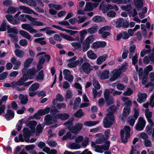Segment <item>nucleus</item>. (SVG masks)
I'll list each match as a JSON object with an SVG mask.
<instances>
[{"label":"nucleus","instance_id":"obj_37","mask_svg":"<svg viewBox=\"0 0 154 154\" xmlns=\"http://www.w3.org/2000/svg\"><path fill=\"white\" fill-rule=\"evenodd\" d=\"M131 112V108L124 107L122 113V116L124 117H127L130 114Z\"/></svg>","mask_w":154,"mask_h":154},{"label":"nucleus","instance_id":"obj_60","mask_svg":"<svg viewBox=\"0 0 154 154\" xmlns=\"http://www.w3.org/2000/svg\"><path fill=\"white\" fill-rule=\"evenodd\" d=\"M132 57V63L133 65H135L136 64L138 61V57L137 54H135V56Z\"/></svg>","mask_w":154,"mask_h":154},{"label":"nucleus","instance_id":"obj_43","mask_svg":"<svg viewBox=\"0 0 154 154\" xmlns=\"http://www.w3.org/2000/svg\"><path fill=\"white\" fill-rule=\"evenodd\" d=\"M35 147V146L34 144H30L26 145L25 146V149L28 151L30 152L34 150L33 149Z\"/></svg>","mask_w":154,"mask_h":154},{"label":"nucleus","instance_id":"obj_64","mask_svg":"<svg viewBox=\"0 0 154 154\" xmlns=\"http://www.w3.org/2000/svg\"><path fill=\"white\" fill-rule=\"evenodd\" d=\"M20 45L23 46H26L28 44V42L25 39H21L19 41Z\"/></svg>","mask_w":154,"mask_h":154},{"label":"nucleus","instance_id":"obj_45","mask_svg":"<svg viewBox=\"0 0 154 154\" xmlns=\"http://www.w3.org/2000/svg\"><path fill=\"white\" fill-rule=\"evenodd\" d=\"M106 144L105 145H102L101 146L102 148V149L104 150H108L110 147V142L109 141H107L106 142V143H105Z\"/></svg>","mask_w":154,"mask_h":154},{"label":"nucleus","instance_id":"obj_35","mask_svg":"<svg viewBox=\"0 0 154 154\" xmlns=\"http://www.w3.org/2000/svg\"><path fill=\"white\" fill-rule=\"evenodd\" d=\"M45 39L44 38H36L34 39V42L37 43H39L41 45H44L47 44L46 42L45 41H43Z\"/></svg>","mask_w":154,"mask_h":154},{"label":"nucleus","instance_id":"obj_33","mask_svg":"<svg viewBox=\"0 0 154 154\" xmlns=\"http://www.w3.org/2000/svg\"><path fill=\"white\" fill-rule=\"evenodd\" d=\"M84 113L83 112L82 109H79L75 113V116L77 118H80L82 116L84 115Z\"/></svg>","mask_w":154,"mask_h":154},{"label":"nucleus","instance_id":"obj_44","mask_svg":"<svg viewBox=\"0 0 154 154\" xmlns=\"http://www.w3.org/2000/svg\"><path fill=\"white\" fill-rule=\"evenodd\" d=\"M35 144L41 149H43L46 146L45 143L42 141H37L35 143Z\"/></svg>","mask_w":154,"mask_h":154},{"label":"nucleus","instance_id":"obj_26","mask_svg":"<svg viewBox=\"0 0 154 154\" xmlns=\"http://www.w3.org/2000/svg\"><path fill=\"white\" fill-rule=\"evenodd\" d=\"M50 108L47 107L43 109H40L38 110V112L40 116H43L47 114H48L50 111Z\"/></svg>","mask_w":154,"mask_h":154},{"label":"nucleus","instance_id":"obj_28","mask_svg":"<svg viewBox=\"0 0 154 154\" xmlns=\"http://www.w3.org/2000/svg\"><path fill=\"white\" fill-rule=\"evenodd\" d=\"M39 87V84L38 83H35L32 84L29 89L30 91H35L37 90Z\"/></svg>","mask_w":154,"mask_h":154},{"label":"nucleus","instance_id":"obj_25","mask_svg":"<svg viewBox=\"0 0 154 154\" xmlns=\"http://www.w3.org/2000/svg\"><path fill=\"white\" fill-rule=\"evenodd\" d=\"M19 33L21 35L27 39L30 40L31 38V35L28 32L24 30H20Z\"/></svg>","mask_w":154,"mask_h":154},{"label":"nucleus","instance_id":"obj_29","mask_svg":"<svg viewBox=\"0 0 154 154\" xmlns=\"http://www.w3.org/2000/svg\"><path fill=\"white\" fill-rule=\"evenodd\" d=\"M110 29V27L108 26H105L101 27L98 31V34L101 35L104 32L107 31H109Z\"/></svg>","mask_w":154,"mask_h":154},{"label":"nucleus","instance_id":"obj_63","mask_svg":"<svg viewBox=\"0 0 154 154\" xmlns=\"http://www.w3.org/2000/svg\"><path fill=\"white\" fill-rule=\"evenodd\" d=\"M125 133V131L123 129H122L120 131V136H121V138L122 140V142L124 143H125V138H124V134Z\"/></svg>","mask_w":154,"mask_h":154},{"label":"nucleus","instance_id":"obj_1","mask_svg":"<svg viewBox=\"0 0 154 154\" xmlns=\"http://www.w3.org/2000/svg\"><path fill=\"white\" fill-rule=\"evenodd\" d=\"M22 74L23 75L22 77L16 82V85L19 86L23 85L24 87L29 86V85L33 82V81H31L25 83H24V82L28 80V79H32L33 75H31L28 72H25L24 71H23V72H22Z\"/></svg>","mask_w":154,"mask_h":154},{"label":"nucleus","instance_id":"obj_34","mask_svg":"<svg viewBox=\"0 0 154 154\" xmlns=\"http://www.w3.org/2000/svg\"><path fill=\"white\" fill-rule=\"evenodd\" d=\"M31 21L32 22V24L35 26H41L44 25V23L43 22L35 20V18L33 17H32V19Z\"/></svg>","mask_w":154,"mask_h":154},{"label":"nucleus","instance_id":"obj_22","mask_svg":"<svg viewBox=\"0 0 154 154\" xmlns=\"http://www.w3.org/2000/svg\"><path fill=\"white\" fill-rule=\"evenodd\" d=\"M143 0H134V3L135 7L137 8L141 9L143 4Z\"/></svg>","mask_w":154,"mask_h":154},{"label":"nucleus","instance_id":"obj_58","mask_svg":"<svg viewBox=\"0 0 154 154\" xmlns=\"http://www.w3.org/2000/svg\"><path fill=\"white\" fill-rule=\"evenodd\" d=\"M93 85L96 89L99 90L100 88V85L97 81H94L93 82Z\"/></svg>","mask_w":154,"mask_h":154},{"label":"nucleus","instance_id":"obj_52","mask_svg":"<svg viewBox=\"0 0 154 154\" xmlns=\"http://www.w3.org/2000/svg\"><path fill=\"white\" fill-rule=\"evenodd\" d=\"M8 36L13 39V42L17 43L18 41V37L16 35L11 33L9 34Z\"/></svg>","mask_w":154,"mask_h":154},{"label":"nucleus","instance_id":"obj_2","mask_svg":"<svg viewBox=\"0 0 154 154\" xmlns=\"http://www.w3.org/2000/svg\"><path fill=\"white\" fill-rule=\"evenodd\" d=\"M103 127L105 128H110L115 123V116L112 113L108 112L103 119Z\"/></svg>","mask_w":154,"mask_h":154},{"label":"nucleus","instance_id":"obj_48","mask_svg":"<svg viewBox=\"0 0 154 154\" xmlns=\"http://www.w3.org/2000/svg\"><path fill=\"white\" fill-rule=\"evenodd\" d=\"M7 32L8 33H13V34H17L18 33V30L14 28H11L8 30Z\"/></svg>","mask_w":154,"mask_h":154},{"label":"nucleus","instance_id":"obj_61","mask_svg":"<svg viewBox=\"0 0 154 154\" xmlns=\"http://www.w3.org/2000/svg\"><path fill=\"white\" fill-rule=\"evenodd\" d=\"M83 137L82 136H79L75 139V141L76 143H80L83 140Z\"/></svg>","mask_w":154,"mask_h":154},{"label":"nucleus","instance_id":"obj_31","mask_svg":"<svg viewBox=\"0 0 154 154\" xmlns=\"http://www.w3.org/2000/svg\"><path fill=\"white\" fill-rule=\"evenodd\" d=\"M23 119H21L20 120H19L18 123L16 125L17 131H20L21 130L23 126V123H26L24 121H23Z\"/></svg>","mask_w":154,"mask_h":154},{"label":"nucleus","instance_id":"obj_24","mask_svg":"<svg viewBox=\"0 0 154 154\" xmlns=\"http://www.w3.org/2000/svg\"><path fill=\"white\" fill-rule=\"evenodd\" d=\"M24 137L30 138L31 134V132L30 130L27 128H25L23 129Z\"/></svg>","mask_w":154,"mask_h":154},{"label":"nucleus","instance_id":"obj_4","mask_svg":"<svg viewBox=\"0 0 154 154\" xmlns=\"http://www.w3.org/2000/svg\"><path fill=\"white\" fill-rule=\"evenodd\" d=\"M52 116L50 114H48L45 116L44 118L45 125H49L52 124H55L57 122V118Z\"/></svg>","mask_w":154,"mask_h":154},{"label":"nucleus","instance_id":"obj_40","mask_svg":"<svg viewBox=\"0 0 154 154\" xmlns=\"http://www.w3.org/2000/svg\"><path fill=\"white\" fill-rule=\"evenodd\" d=\"M37 122L35 121H32L26 124L27 126L29 128L35 127L37 125Z\"/></svg>","mask_w":154,"mask_h":154},{"label":"nucleus","instance_id":"obj_21","mask_svg":"<svg viewBox=\"0 0 154 154\" xmlns=\"http://www.w3.org/2000/svg\"><path fill=\"white\" fill-rule=\"evenodd\" d=\"M109 73V70L106 69L103 72L100 77V79H106L109 78L108 75Z\"/></svg>","mask_w":154,"mask_h":154},{"label":"nucleus","instance_id":"obj_10","mask_svg":"<svg viewBox=\"0 0 154 154\" xmlns=\"http://www.w3.org/2000/svg\"><path fill=\"white\" fill-rule=\"evenodd\" d=\"M103 3L102 2L100 6V9L102 10V12L105 14L109 10L113 9V6L110 4H107L105 5H102Z\"/></svg>","mask_w":154,"mask_h":154},{"label":"nucleus","instance_id":"obj_41","mask_svg":"<svg viewBox=\"0 0 154 154\" xmlns=\"http://www.w3.org/2000/svg\"><path fill=\"white\" fill-rule=\"evenodd\" d=\"M60 35L61 37L68 41H72L73 40L74 38L72 36L67 35H64L62 33H60Z\"/></svg>","mask_w":154,"mask_h":154},{"label":"nucleus","instance_id":"obj_11","mask_svg":"<svg viewBox=\"0 0 154 154\" xmlns=\"http://www.w3.org/2000/svg\"><path fill=\"white\" fill-rule=\"evenodd\" d=\"M2 116L5 118L7 120L9 121L14 118V112L11 110L8 109L5 114Z\"/></svg>","mask_w":154,"mask_h":154},{"label":"nucleus","instance_id":"obj_27","mask_svg":"<svg viewBox=\"0 0 154 154\" xmlns=\"http://www.w3.org/2000/svg\"><path fill=\"white\" fill-rule=\"evenodd\" d=\"M44 78V74L43 70H41L38 73L36 77V79L37 81L43 80Z\"/></svg>","mask_w":154,"mask_h":154},{"label":"nucleus","instance_id":"obj_39","mask_svg":"<svg viewBox=\"0 0 154 154\" xmlns=\"http://www.w3.org/2000/svg\"><path fill=\"white\" fill-rule=\"evenodd\" d=\"M7 23L5 20H3L0 26V32H5L6 31V24Z\"/></svg>","mask_w":154,"mask_h":154},{"label":"nucleus","instance_id":"obj_12","mask_svg":"<svg viewBox=\"0 0 154 154\" xmlns=\"http://www.w3.org/2000/svg\"><path fill=\"white\" fill-rule=\"evenodd\" d=\"M33 60V59L32 58H29L25 61L24 64V68L22 69V73L23 72V71L25 72H28L29 69H28V68L30 66Z\"/></svg>","mask_w":154,"mask_h":154},{"label":"nucleus","instance_id":"obj_46","mask_svg":"<svg viewBox=\"0 0 154 154\" xmlns=\"http://www.w3.org/2000/svg\"><path fill=\"white\" fill-rule=\"evenodd\" d=\"M124 20L123 18H120L116 23V27L117 28H120L122 26Z\"/></svg>","mask_w":154,"mask_h":154},{"label":"nucleus","instance_id":"obj_17","mask_svg":"<svg viewBox=\"0 0 154 154\" xmlns=\"http://www.w3.org/2000/svg\"><path fill=\"white\" fill-rule=\"evenodd\" d=\"M108 140L103 134L101 136V137L97 139L95 141V142L97 144H102L103 143H106V142L108 141Z\"/></svg>","mask_w":154,"mask_h":154},{"label":"nucleus","instance_id":"obj_49","mask_svg":"<svg viewBox=\"0 0 154 154\" xmlns=\"http://www.w3.org/2000/svg\"><path fill=\"white\" fill-rule=\"evenodd\" d=\"M72 45L75 49L80 48L81 45L79 42H73L71 43Z\"/></svg>","mask_w":154,"mask_h":154},{"label":"nucleus","instance_id":"obj_62","mask_svg":"<svg viewBox=\"0 0 154 154\" xmlns=\"http://www.w3.org/2000/svg\"><path fill=\"white\" fill-rule=\"evenodd\" d=\"M150 105L152 107H154V93L152 94L150 97Z\"/></svg>","mask_w":154,"mask_h":154},{"label":"nucleus","instance_id":"obj_14","mask_svg":"<svg viewBox=\"0 0 154 154\" xmlns=\"http://www.w3.org/2000/svg\"><path fill=\"white\" fill-rule=\"evenodd\" d=\"M57 118V119H60L62 120H65L68 119L69 117V115L67 113H58L55 116Z\"/></svg>","mask_w":154,"mask_h":154},{"label":"nucleus","instance_id":"obj_32","mask_svg":"<svg viewBox=\"0 0 154 154\" xmlns=\"http://www.w3.org/2000/svg\"><path fill=\"white\" fill-rule=\"evenodd\" d=\"M50 112L51 114V116L54 117L55 116L58 112H59V111L56 109L55 106H52L50 108Z\"/></svg>","mask_w":154,"mask_h":154},{"label":"nucleus","instance_id":"obj_9","mask_svg":"<svg viewBox=\"0 0 154 154\" xmlns=\"http://www.w3.org/2000/svg\"><path fill=\"white\" fill-rule=\"evenodd\" d=\"M42 65L38 63L37 65V69H36L35 67L34 66L29 69L28 72L29 73L30 75H33L34 76L36 72L40 71L43 68Z\"/></svg>","mask_w":154,"mask_h":154},{"label":"nucleus","instance_id":"obj_38","mask_svg":"<svg viewBox=\"0 0 154 154\" xmlns=\"http://www.w3.org/2000/svg\"><path fill=\"white\" fill-rule=\"evenodd\" d=\"M17 8L10 6L8 8V13L13 14H14L17 11Z\"/></svg>","mask_w":154,"mask_h":154},{"label":"nucleus","instance_id":"obj_53","mask_svg":"<svg viewBox=\"0 0 154 154\" xmlns=\"http://www.w3.org/2000/svg\"><path fill=\"white\" fill-rule=\"evenodd\" d=\"M64 78L65 80L70 82H72L73 79V75H71V74L64 76Z\"/></svg>","mask_w":154,"mask_h":154},{"label":"nucleus","instance_id":"obj_50","mask_svg":"<svg viewBox=\"0 0 154 154\" xmlns=\"http://www.w3.org/2000/svg\"><path fill=\"white\" fill-rule=\"evenodd\" d=\"M143 144L146 147H150L152 146L151 141L148 139H145L143 142Z\"/></svg>","mask_w":154,"mask_h":154},{"label":"nucleus","instance_id":"obj_54","mask_svg":"<svg viewBox=\"0 0 154 154\" xmlns=\"http://www.w3.org/2000/svg\"><path fill=\"white\" fill-rule=\"evenodd\" d=\"M92 20L96 23H99L102 20V17L99 16H96L93 17Z\"/></svg>","mask_w":154,"mask_h":154},{"label":"nucleus","instance_id":"obj_6","mask_svg":"<svg viewBox=\"0 0 154 154\" xmlns=\"http://www.w3.org/2000/svg\"><path fill=\"white\" fill-rule=\"evenodd\" d=\"M146 121L142 117H140L138 119V123L135 126V129L139 131L142 130L145 127Z\"/></svg>","mask_w":154,"mask_h":154},{"label":"nucleus","instance_id":"obj_30","mask_svg":"<svg viewBox=\"0 0 154 154\" xmlns=\"http://www.w3.org/2000/svg\"><path fill=\"white\" fill-rule=\"evenodd\" d=\"M19 8L20 9L23 10V13L31 14L32 10L27 7L23 6H20L19 7Z\"/></svg>","mask_w":154,"mask_h":154},{"label":"nucleus","instance_id":"obj_23","mask_svg":"<svg viewBox=\"0 0 154 154\" xmlns=\"http://www.w3.org/2000/svg\"><path fill=\"white\" fill-rule=\"evenodd\" d=\"M98 29V26L96 24L95 26L88 28L87 30L88 33L92 34L97 32Z\"/></svg>","mask_w":154,"mask_h":154},{"label":"nucleus","instance_id":"obj_20","mask_svg":"<svg viewBox=\"0 0 154 154\" xmlns=\"http://www.w3.org/2000/svg\"><path fill=\"white\" fill-rule=\"evenodd\" d=\"M14 54L17 57L22 58L24 56V52L22 50L17 49L15 50Z\"/></svg>","mask_w":154,"mask_h":154},{"label":"nucleus","instance_id":"obj_13","mask_svg":"<svg viewBox=\"0 0 154 154\" xmlns=\"http://www.w3.org/2000/svg\"><path fill=\"white\" fill-rule=\"evenodd\" d=\"M122 72L120 69H116L114 72L112 76L110 78L111 82H114L118 79L121 75Z\"/></svg>","mask_w":154,"mask_h":154},{"label":"nucleus","instance_id":"obj_18","mask_svg":"<svg viewBox=\"0 0 154 154\" xmlns=\"http://www.w3.org/2000/svg\"><path fill=\"white\" fill-rule=\"evenodd\" d=\"M26 19H27L30 21L32 20V17L29 15H25L22 14L20 15L19 17V19L22 22H25L26 21Z\"/></svg>","mask_w":154,"mask_h":154},{"label":"nucleus","instance_id":"obj_57","mask_svg":"<svg viewBox=\"0 0 154 154\" xmlns=\"http://www.w3.org/2000/svg\"><path fill=\"white\" fill-rule=\"evenodd\" d=\"M89 140V138L87 137L85 138L82 143V146L85 148L88 144Z\"/></svg>","mask_w":154,"mask_h":154},{"label":"nucleus","instance_id":"obj_56","mask_svg":"<svg viewBox=\"0 0 154 154\" xmlns=\"http://www.w3.org/2000/svg\"><path fill=\"white\" fill-rule=\"evenodd\" d=\"M133 93V90L130 88H128L127 91L123 93V95L129 96L131 95Z\"/></svg>","mask_w":154,"mask_h":154},{"label":"nucleus","instance_id":"obj_8","mask_svg":"<svg viewBox=\"0 0 154 154\" xmlns=\"http://www.w3.org/2000/svg\"><path fill=\"white\" fill-rule=\"evenodd\" d=\"M82 67L83 71L86 74H88L93 69V67L94 66H91L88 63L84 62L82 64Z\"/></svg>","mask_w":154,"mask_h":154},{"label":"nucleus","instance_id":"obj_51","mask_svg":"<svg viewBox=\"0 0 154 154\" xmlns=\"http://www.w3.org/2000/svg\"><path fill=\"white\" fill-rule=\"evenodd\" d=\"M26 3L28 5L31 6H36L37 3L35 0H28L27 1Z\"/></svg>","mask_w":154,"mask_h":154},{"label":"nucleus","instance_id":"obj_47","mask_svg":"<svg viewBox=\"0 0 154 154\" xmlns=\"http://www.w3.org/2000/svg\"><path fill=\"white\" fill-rule=\"evenodd\" d=\"M153 126L152 125H148L146 126V132L149 134L151 135L152 132V127Z\"/></svg>","mask_w":154,"mask_h":154},{"label":"nucleus","instance_id":"obj_16","mask_svg":"<svg viewBox=\"0 0 154 154\" xmlns=\"http://www.w3.org/2000/svg\"><path fill=\"white\" fill-rule=\"evenodd\" d=\"M19 99L20 100V103L23 105L26 104L28 101V98L27 95L24 96V95L21 94L19 95Z\"/></svg>","mask_w":154,"mask_h":154},{"label":"nucleus","instance_id":"obj_42","mask_svg":"<svg viewBox=\"0 0 154 154\" xmlns=\"http://www.w3.org/2000/svg\"><path fill=\"white\" fill-rule=\"evenodd\" d=\"M93 5L91 3H87L84 10L85 11H91L93 9Z\"/></svg>","mask_w":154,"mask_h":154},{"label":"nucleus","instance_id":"obj_7","mask_svg":"<svg viewBox=\"0 0 154 154\" xmlns=\"http://www.w3.org/2000/svg\"><path fill=\"white\" fill-rule=\"evenodd\" d=\"M83 127L82 123H78L72 127H68L69 130L72 133L75 134H78Z\"/></svg>","mask_w":154,"mask_h":154},{"label":"nucleus","instance_id":"obj_36","mask_svg":"<svg viewBox=\"0 0 154 154\" xmlns=\"http://www.w3.org/2000/svg\"><path fill=\"white\" fill-rule=\"evenodd\" d=\"M136 48V46L135 45H133L132 46H131L129 48L130 54L129 58H131L132 57L134 53L135 52Z\"/></svg>","mask_w":154,"mask_h":154},{"label":"nucleus","instance_id":"obj_5","mask_svg":"<svg viewBox=\"0 0 154 154\" xmlns=\"http://www.w3.org/2000/svg\"><path fill=\"white\" fill-rule=\"evenodd\" d=\"M93 41L94 40L92 36L87 37L83 42V51L84 52L87 51L90 48V44L92 43Z\"/></svg>","mask_w":154,"mask_h":154},{"label":"nucleus","instance_id":"obj_19","mask_svg":"<svg viewBox=\"0 0 154 154\" xmlns=\"http://www.w3.org/2000/svg\"><path fill=\"white\" fill-rule=\"evenodd\" d=\"M87 56L91 60L95 59L97 57V54L94 53L91 50H89L87 51Z\"/></svg>","mask_w":154,"mask_h":154},{"label":"nucleus","instance_id":"obj_59","mask_svg":"<svg viewBox=\"0 0 154 154\" xmlns=\"http://www.w3.org/2000/svg\"><path fill=\"white\" fill-rule=\"evenodd\" d=\"M94 148L95 149V151L100 153H102L103 152V151L102 150V148L101 146L99 145H97L96 146H94Z\"/></svg>","mask_w":154,"mask_h":154},{"label":"nucleus","instance_id":"obj_55","mask_svg":"<svg viewBox=\"0 0 154 154\" xmlns=\"http://www.w3.org/2000/svg\"><path fill=\"white\" fill-rule=\"evenodd\" d=\"M116 15V12L112 10L108 11L107 13V15L109 17H113Z\"/></svg>","mask_w":154,"mask_h":154},{"label":"nucleus","instance_id":"obj_3","mask_svg":"<svg viewBox=\"0 0 154 154\" xmlns=\"http://www.w3.org/2000/svg\"><path fill=\"white\" fill-rule=\"evenodd\" d=\"M104 96L107 106H108L114 103V100L113 97L110 95L109 89H105L104 93Z\"/></svg>","mask_w":154,"mask_h":154},{"label":"nucleus","instance_id":"obj_15","mask_svg":"<svg viewBox=\"0 0 154 154\" xmlns=\"http://www.w3.org/2000/svg\"><path fill=\"white\" fill-rule=\"evenodd\" d=\"M124 129L125 131V143H127L128 139L129 138L130 136L131 128L128 126H126L124 127Z\"/></svg>","mask_w":154,"mask_h":154}]
</instances>
